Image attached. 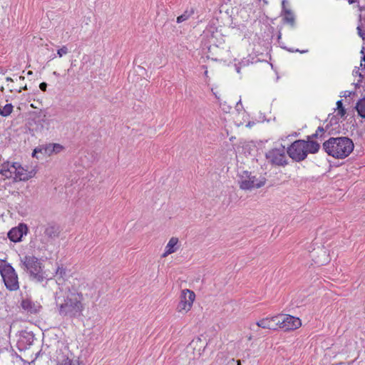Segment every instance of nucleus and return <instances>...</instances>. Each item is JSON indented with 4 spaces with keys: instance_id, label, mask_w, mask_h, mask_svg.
<instances>
[{
    "instance_id": "nucleus-1",
    "label": "nucleus",
    "mask_w": 365,
    "mask_h": 365,
    "mask_svg": "<svg viewBox=\"0 0 365 365\" xmlns=\"http://www.w3.org/2000/svg\"><path fill=\"white\" fill-rule=\"evenodd\" d=\"M83 294L74 287L59 289L55 294V303L59 315L68 318L81 316L83 310Z\"/></svg>"
},
{
    "instance_id": "nucleus-2",
    "label": "nucleus",
    "mask_w": 365,
    "mask_h": 365,
    "mask_svg": "<svg viewBox=\"0 0 365 365\" xmlns=\"http://www.w3.org/2000/svg\"><path fill=\"white\" fill-rule=\"evenodd\" d=\"M20 267L29 274V279L35 283H46L52 278H49L41 260L34 255H25L20 258Z\"/></svg>"
},
{
    "instance_id": "nucleus-3",
    "label": "nucleus",
    "mask_w": 365,
    "mask_h": 365,
    "mask_svg": "<svg viewBox=\"0 0 365 365\" xmlns=\"http://www.w3.org/2000/svg\"><path fill=\"white\" fill-rule=\"evenodd\" d=\"M354 148L351 139L348 137H331L322 144L326 153L336 159H344L349 155Z\"/></svg>"
},
{
    "instance_id": "nucleus-4",
    "label": "nucleus",
    "mask_w": 365,
    "mask_h": 365,
    "mask_svg": "<svg viewBox=\"0 0 365 365\" xmlns=\"http://www.w3.org/2000/svg\"><path fill=\"white\" fill-rule=\"evenodd\" d=\"M0 274L7 289L16 291L19 289L18 275L12 265L5 259H0Z\"/></svg>"
},
{
    "instance_id": "nucleus-5",
    "label": "nucleus",
    "mask_w": 365,
    "mask_h": 365,
    "mask_svg": "<svg viewBox=\"0 0 365 365\" xmlns=\"http://www.w3.org/2000/svg\"><path fill=\"white\" fill-rule=\"evenodd\" d=\"M238 182L240 187L244 190H250L254 188H260L266 182V178L260 176L257 178L252 175V173L247 170H243L238 174Z\"/></svg>"
},
{
    "instance_id": "nucleus-6",
    "label": "nucleus",
    "mask_w": 365,
    "mask_h": 365,
    "mask_svg": "<svg viewBox=\"0 0 365 365\" xmlns=\"http://www.w3.org/2000/svg\"><path fill=\"white\" fill-rule=\"evenodd\" d=\"M306 143L304 140L294 141L287 149V153L290 158L295 162H301L307 157L306 152Z\"/></svg>"
},
{
    "instance_id": "nucleus-7",
    "label": "nucleus",
    "mask_w": 365,
    "mask_h": 365,
    "mask_svg": "<svg viewBox=\"0 0 365 365\" xmlns=\"http://www.w3.org/2000/svg\"><path fill=\"white\" fill-rule=\"evenodd\" d=\"M11 167L14 168V177L13 178V182H14L27 181L36 175V172L34 170L29 171L18 162L12 163Z\"/></svg>"
},
{
    "instance_id": "nucleus-8",
    "label": "nucleus",
    "mask_w": 365,
    "mask_h": 365,
    "mask_svg": "<svg viewBox=\"0 0 365 365\" xmlns=\"http://www.w3.org/2000/svg\"><path fill=\"white\" fill-rule=\"evenodd\" d=\"M265 157L272 165L285 166L288 164L284 146H282L281 148H274L269 150L266 153Z\"/></svg>"
},
{
    "instance_id": "nucleus-9",
    "label": "nucleus",
    "mask_w": 365,
    "mask_h": 365,
    "mask_svg": "<svg viewBox=\"0 0 365 365\" xmlns=\"http://www.w3.org/2000/svg\"><path fill=\"white\" fill-rule=\"evenodd\" d=\"M195 299V294L190 289L182 290L180 295V300L177 306L179 312H187L192 307Z\"/></svg>"
},
{
    "instance_id": "nucleus-10",
    "label": "nucleus",
    "mask_w": 365,
    "mask_h": 365,
    "mask_svg": "<svg viewBox=\"0 0 365 365\" xmlns=\"http://www.w3.org/2000/svg\"><path fill=\"white\" fill-rule=\"evenodd\" d=\"M280 315L279 323V328L283 329L284 331H289L295 330L301 327V319L298 317L292 315Z\"/></svg>"
},
{
    "instance_id": "nucleus-11",
    "label": "nucleus",
    "mask_w": 365,
    "mask_h": 365,
    "mask_svg": "<svg viewBox=\"0 0 365 365\" xmlns=\"http://www.w3.org/2000/svg\"><path fill=\"white\" fill-rule=\"evenodd\" d=\"M61 232V229L59 225L53 222H48L43 226V240L46 243L53 244L58 238Z\"/></svg>"
},
{
    "instance_id": "nucleus-12",
    "label": "nucleus",
    "mask_w": 365,
    "mask_h": 365,
    "mask_svg": "<svg viewBox=\"0 0 365 365\" xmlns=\"http://www.w3.org/2000/svg\"><path fill=\"white\" fill-rule=\"evenodd\" d=\"M310 257L317 266H323L330 261L327 249L324 247H318L310 252Z\"/></svg>"
},
{
    "instance_id": "nucleus-13",
    "label": "nucleus",
    "mask_w": 365,
    "mask_h": 365,
    "mask_svg": "<svg viewBox=\"0 0 365 365\" xmlns=\"http://www.w3.org/2000/svg\"><path fill=\"white\" fill-rule=\"evenodd\" d=\"M280 319V315L273 316L272 317L263 318L257 321L255 325L251 327V329L255 331V327L257 328L267 329L272 330H277L279 329V323Z\"/></svg>"
},
{
    "instance_id": "nucleus-14",
    "label": "nucleus",
    "mask_w": 365,
    "mask_h": 365,
    "mask_svg": "<svg viewBox=\"0 0 365 365\" xmlns=\"http://www.w3.org/2000/svg\"><path fill=\"white\" fill-rule=\"evenodd\" d=\"M29 231L28 227L24 223H20L18 226L11 228L7 233V237L13 242H19L24 235Z\"/></svg>"
},
{
    "instance_id": "nucleus-15",
    "label": "nucleus",
    "mask_w": 365,
    "mask_h": 365,
    "mask_svg": "<svg viewBox=\"0 0 365 365\" xmlns=\"http://www.w3.org/2000/svg\"><path fill=\"white\" fill-rule=\"evenodd\" d=\"M220 36V34L217 29L215 27H210L206 29L203 32V36L207 38V43L209 44L208 48L210 49L212 46H217V36Z\"/></svg>"
},
{
    "instance_id": "nucleus-16",
    "label": "nucleus",
    "mask_w": 365,
    "mask_h": 365,
    "mask_svg": "<svg viewBox=\"0 0 365 365\" xmlns=\"http://www.w3.org/2000/svg\"><path fill=\"white\" fill-rule=\"evenodd\" d=\"M36 125V130L42 131L43 130H48L50 126V123L46 114L39 115L35 120Z\"/></svg>"
},
{
    "instance_id": "nucleus-17",
    "label": "nucleus",
    "mask_w": 365,
    "mask_h": 365,
    "mask_svg": "<svg viewBox=\"0 0 365 365\" xmlns=\"http://www.w3.org/2000/svg\"><path fill=\"white\" fill-rule=\"evenodd\" d=\"M21 306L22 309L31 314L37 313L39 311V309L41 308L40 305L36 304L31 300L28 299H23Z\"/></svg>"
},
{
    "instance_id": "nucleus-18",
    "label": "nucleus",
    "mask_w": 365,
    "mask_h": 365,
    "mask_svg": "<svg viewBox=\"0 0 365 365\" xmlns=\"http://www.w3.org/2000/svg\"><path fill=\"white\" fill-rule=\"evenodd\" d=\"M34 340V334L31 331H21L20 332L19 343H23L25 346H31Z\"/></svg>"
},
{
    "instance_id": "nucleus-19",
    "label": "nucleus",
    "mask_w": 365,
    "mask_h": 365,
    "mask_svg": "<svg viewBox=\"0 0 365 365\" xmlns=\"http://www.w3.org/2000/svg\"><path fill=\"white\" fill-rule=\"evenodd\" d=\"M195 9L194 7L187 8L181 15L177 17L176 22L178 24H182L189 20L195 14Z\"/></svg>"
},
{
    "instance_id": "nucleus-20",
    "label": "nucleus",
    "mask_w": 365,
    "mask_h": 365,
    "mask_svg": "<svg viewBox=\"0 0 365 365\" xmlns=\"http://www.w3.org/2000/svg\"><path fill=\"white\" fill-rule=\"evenodd\" d=\"M282 21L284 24H289L292 28L295 27V16L291 10H286L285 13L282 14Z\"/></svg>"
},
{
    "instance_id": "nucleus-21",
    "label": "nucleus",
    "mask_w": 365,
    "mask_h": 365,
    "mask_svg": "<svg viewBox=\"0 0 365 365\" xmlns=\"http://www.w3.org/2000/svg\"><path fill=\"white\" fill-rule=\"evenodd\" d=\"M306 143V152L307 155H308L309 153L311 154H315L318 153V151L320 149V144L317 141H305Z\"/></svg>"
},
{
    "instance_id": "nucleus-22",
    "label": "nucleus",
    "mask_w": 365,
    "mask_h": 365,
    "mask_svg": "<svg viewBox=\"0 0 365 365\" xmlns=\"http://www.w3.org/2000/svg\"><path fill=\"white\" fill-rule=\"evenodd\" d=\"M178 238H176V237L170 238V240H169L168 243L166 245L165 252L163 255V256L165 257L168 255L175 252L176 250L175 245L178 244Z\"/></svg>"
},
{
    "instance_id": "nucleus-23",
    "label": "nucleus",
    "mask_w": 365,
    "mask_h": 365,
    "mask_svg": "<svg viewBox=\"0 0 365 365\" xmlns=\"http://www.w3.org/2000/svg\"><path fill=\"white\" fill-rule=\"evenodd\" d=\"M48 149L47 150V155L50 156L53 154H58L63 151L65 148L59 143H48Z\"/></svg>"
},
{
    "instance_id": "nucleus-24",
    "label": "nucleus",
    "mask_w": 365,
    "mask_h": 365,
    "mask_svg": "<svg viewBox=\"0 0 365 365\" xmlns=\"http://www.w3.org/2000/svg\"><path fill=\"white\" fill-rule=\"evenodd\" d=\"M11 164L9 161L4 162L1 165V168L0 169V174L4 176L6 178H11L12 177V174L14 171L11 170Z\"/></svg>"
},
{
    "instance_id": "nucleus-25",
    "label": "nucleus",
    "mask_w": 365,
    "mask_h": 365,
    "mask_svg": "<svg viewBox=\"0 0 365 365\" xmlns=\"http://www.w3.org/2000/svg\"><path fill=\"white\" fill-rule=\"evenodd\" d=\"M357 111L358 115L365 119V97L360 98L354 107Z\"/></svg>"
},
{
    "instance_id": "nucleus-26",
    "label": "nucleus",
    "mask_w": 365,
    "mask_h": 365,
    "mask_svg": "<svg viewBox=\"0 0 365 365\" xmlns=\"http://www.w3.org/2000/svg\"><path fill=\"white\" fill-rule=\"evenodd\" d=\"M48 149V145H40L38 147L35 148L32 152L31 156L33 158H38L37 154L41 153L43 155H47V150Z\"/></svg>"
},
{
    "instance_id": "nucleus-27",
    "label": "nucleus",
    "mask_w": 365,
    "mask_h": 365,
    "mask_svg": "<svg viewBox=\"0 0 365 365\" xmlns=\"http://www.w3.org/2000/svg\"><path fill=\"white\" fill-rule=\"evenodd\" d=\"M58 365H80V362L68 356H63L61 359L58 360Z\"/></svg>"
},
{
    "instance_id": "nucleus-28",
    "label": "nucleus",
    "mask_w": 365,
    "mask_h": 365,
    "mask_svg": "<svg viewBox=\"0 0 365 365\" xmlns=\"http://www.w3.org/2000/svg\"><path fill=\"white\" fill-rule=\"evenodd\" d=\"M55 274L58 280L62 279L64 281L68 277L67 269L63 265L57 267Z\"/></svg>"
},
{
    "instance_id": "nucleus-29",
    "label": "nucleus",
    "mask_w": 365,
    "mask_h": 365,
    "mask_svg": "<svg viewBox=\"0 0 365 365\" xmlns=\"http://www.w3.org/2000/svg\"><path fill=\"white\" fill-rule=\"evenodd\" d=\"M14 109V106L11 103L6 104L3 108H1V116L6 117L9 115Z\"/></svg>"
},
{
    "instance_id": "nucleus-30",
    "label": "nucleus",
    "mask_w": 365,
    "mask_h": 365,
    "mask_svg": "<svg viewBox=\"0 0 365 365\" xmlns=\"http://www.w3.org/2000/svg\"><path fill=\"white\" fill-rule=\"evenodd\" d=\"M328 129H329V125H327L325 128H324L322 126H319L317 128L316 132L320 135L319 139L321 140H324L325 138V133H326V130Z\"/></svg>"
},
{
    "instance_id": "nucleus-31",
    "label": "nucleus",
    "mask_w": 365,
    "mask_h": 365,
    "mask_svg": "<svg viewBox=\"0 0 365 365\" xmlns=\"http://www.w3.org/2000/svg\"><path fill=\"white\" fill-rule=\"evenodd\" d=\"M328 120H329V127L333 125H336L339 123V120L337 115H334L332 114H329L328 116Z\"/></svg>"
},
{
    "instance_id": "nucleus-32",
    "label": "nucleus",
    "mask_w": 365,
    "mask_h": 365,
    "mask_svg": "<svg viewBox=\"0 0 365 365\" xmlns=\"http://www.w3.org/2000/svg\"><path fill=\"white\" fill-rule=\"evenodd\" d=\"M359 23L360 24L358 25L356 29L358 35L364 40L365 41V31L362 30L361 29V15L359 16Z\"/></svg>"
},
{
    "instance_id": "nucleus-33",
    "label": "nucleus",
    "mask_w": 365,
    "mask_h": 365,
    "mask_svg": "<svg viewBox=\"0 0 365 365\" xmlns=\"http://www.w3.org/2000/svg\"><path fill=\"white\" fill-rule=\"evenodd\" d=\"M68 53V49L67 46H63L61 48L57 50V55L59 57H62L63 56L67 54Z\"/></svg>"
},
{
    "instance_id": "nucleus-34",
    "label": "nucleus",
    "mask_w": 365,
    "mask_h": 365,
    "mask_svg": "<svg viewBox=\"0 0 365 365\" xmlns=\"http://www.w3.org/2000/svg\"><path fill=\"white\" fill-rule=\"evenodd\" d=\"M282 48L288 51L289 52H291V53H294V52H299L300 53H307L308 52V50H299L298 48L297 49H294L292 48H288V47H286V46H281Z\"/></svg>"
},
{
    "instance_id": "nucleus-35",
    "label": "nucleus",
    "mask_w": 365,
    "mask_h": 365,
    "mask_svg": "<svg viewBox=\"0 0 365 365\" xmlns=\"http://www.w3.org/2000/svg\"><path fill=\"white\" fill-rule=\"evenodd\" d=\"M337 110H338V112L336 114L337 116H340L341 118L345 116L346 111L344 108H339V109H337Z\"/></svg>"
},
{
    "instance_id": "nucleus-36",
    "label": "nucleus",
    "mask_w": 365,
    "mask_h": 365,
    "mask_svg": "<svg viewBox=\"0 0 365 365\" xmlns=\"http://www.w3.org/2000/svg\"><path fill=\"white\" fill-rule=\"evenodd\" d=\"M364 48H363L361 51V53L363 54V56L361 58V65L360 66L365 69V63L363 64L362 62H365V54L364 52Z\"/></svg>"
},
{
    "instance_id": "nucleus-37",
    "label": "nucleus",
    "mask_w": 365,
    "mask_h": 365,
    "mask_svg": "<svg viewBox=\"0 0 365 365\" xmlns=\"http://www.w3.org/2000/svg\"><path fill=\"white\" fill-rule=\"evenodd\" d=\"M286 3H287V0H282V14L285 13L286 10H289V9H287L286 7Z\"/></svg>"
},
{
    "instance_id": "nucleus-38",
    "label": "nucleus",
    "mask_w": 365,
    "mask_h": 365,
    "mask_svg": "<svg viewBox=\"0 0 365 365\" xmlns=\"http://www.w3.org/2000/svg\"><path fill=\"white\" fill-rule=\"evenodd\" d=\"M46 88H47V83L46 82H42V83H40L39 88L42 91H46Z\"/></svg>"
},
{
    "instance_id": "nucleus-39",
    "label": "nucleus",
    "mask_w": 365,
    "mask_h": 365,
    "mask_svg": "<svg viewBox=\"0 0 365 365\" xmlns=\"http://www.w3.org/2000/svg\"><path fill=\"white\" fill-rule=\"evenodd\" d=\"M355 94H356L355 91H344V95L342 96L346 98L348 96H350L351 95H355Z\"/></svg>"
},
{
    "instance_id": "nucleus-40",
    "label": "nucleus",
    "mask_w": 365,
    "mask_h": 365,
    "mask_svg": "<svg viewBox=\"0 0 365 365\" xmlns=\"http://www.w3.org/2000/svg\"><path fill=\"white\" fill-rule=\"evenodd\" d=\"M235 362H236V363H237V365H241V361H240V360H237V361H235L234 359H231L229 361L228 364L232 365V364H233Z\"/></svg>"
},
{
    "instance_id": "nucleus-41",
    "label": "nucleus",
    "mask_w": 365,
    "mask_h": 365,
    "mask_svg": "<svg viewBox=\"0 0 365 365\" xmlns=\"http://www.w3.org/2000/svg\"><path fill=\"white\" fill-rule=\"evenodd\" d=\"M242 108V106L241 103V100H240L236 104V109L237 111H240Z\"/></svg>"
},
{
    "instance_id": "nucleus-42",
    "label": "nucleus",
    "mask_w": 365,
    "mask_h": 365,
    "mask_svg": "<svg viewBox=\"0 0 365 365\" xmlns=\"http://www.w3.org/2000/svg\"><path fill=\"white\" fill-rule=\"evenodd\" d=\"M336 109H339V108H344L343 106V103H342V100H339L337 102H336Z\"/></svg>"
},
{
    "instance_id": "nucleus-43",
    "label": "nucleus",
    "mask_w": 365,
    "mask_h": 365,
    "mask_svg": "<svg viewBox=\"0 0 365 365\" xmlns=\"http://www.w3.org/2000/svg\"><path fill=\"white\" fill-rule=\"evenodd\" d=\"M353 74H354V76H359L361 78H363V76H362V74L359 72V69H358V70H356V71H353Z\"/></svg>"
},
{
    "instance_id": "nucleus-44",
    "label": "nucleus",
    "mask_w": 365,
    "mask_h": 365,
    "mask_svg": "<svg viewBox=\"0 0 365 365\" xmlns=\"http://www.w3.org/2000/svg\"><path fill=\"white\" fill-rule=\"evenodd\" d=\"M235 68L236 71H237L238 73H240L241 68H242V67H241V66H240V64H238V63H235Z\"/></svg>"
},
{
    "instance_id": "nucleus-45",
    "label": "nucleus",
    "mask_w": 365,
    "mask_h": 365,
    "mask_svg": "<svg viewBox=\"0 0 365 365\" xmlns=\"http://www.w3.org/2000/svg\"><path fill=\"white\" fill-rule=\"evenodd\" d=\"M319 135H319V133H317V132H315L314 133H313L312 135H311V138H312V139H314V138H319Z\"/></svg>"
},
{
    "instance_id": "nucleus-46",
    "label": "nucleus",
    "mask_w": 365,
    "mask_h": 365,
    "mask_svg": "<svg viewBox=\"0 0 365 365\" xmlns=\"http://www.w3.org/2000/svg\"><path fill=\"white\" fill-rule=\"evenodd\" d=\"M22 90L27 91L28 90L27 86L25 85L24 87H22L19 90H18V93H21Z\"/></svg>"
},
{
    "instance_id": "nucleus-47",
    "label": "nucleus",
    "mask_w": 365,
    "mask_h": 365,
    "mask_svg": "<svg viewBox=\"0 0 365 365\" xmlns=\"http://www.w3.org/2000/svg\"><path fill=\"white\" fill-rule=\"evenodd\" d=\"M248 61H247L246 62L242 61L238 63V64H240V66H241V67L242 66H246V63Z\"/></svg>"
},
{
    "instance_id": "nucleus-48",
    "label": "nucleus",
    "mask_w": 365,
    "mask_h": 365,
    "mask_svg": "<svg viewBox=\"0 0 365 365\" xmlns=\"http://www.w3.org/2000/svg\"><path fill=\"white\" fill-rule=\"evenodd\" d=\"M305 141H314L312 138H311V135L307 136V140H304Z\"/></svg>"
},
{
    "instance_id": "nucleus-49",
    "label": "nucleus",
    "mask_w": 365,
    "mask_h": 365,
    "mask_svg": "<svg viewBox=\"0 0 365 365\" xmlns=\"http://www.w3.org/2000/svg\"><path fill=\"white\" fill-rule=\"evenodd\" d=\"M6 81H13V79L11 77H6Z\"/></svg>"
},
{
    "instance_id": "nucleus-50",
    "label": "nucleus",
    "mask_w": 365,
    "mask_h": 365,
    "mask_svg": "<svg viewBox=\"0 0 365 365\" xmlns=\"http://www.w3.org/2000/svg\"><path fill=\"white\" fill-rule=\"evenodd\" d=\"M361 80H359L358 83H354L356 88L359 87V82H361Z\"/></svg>"
},
{
    "instance_id": "nucleus-51",
    "label": "nucleus",
    "mask_w": 365,
    "mask_h": 365,
    "mask_svg": "<svg viewBox=\"0 0 365 365\" xmlns=\"http://www.w3.org/2000/svg\"><path fill=\"white\" fill-rule=\"evenodd\" d=\"M348 1L350 4H352L356 2V0H348Z\"/></svg>"
},
{
    "instance_id": "nucleus-52",
    "label": "nucleus",
    "mask_w": 365,
    "mask_h": 365,
    "mask_svg": "<svg viewBox=\"0 0 365 365\" xmlns=\"http://www.w3.org/2000/svg\"><path fill=\"white\" fill-rule=\"evenodd\" d=\"M53 75L56 76H59V73H57L56 71H53Z\"/></svg>"
},
{
    "instance_id": "nucleus-53",
    "label": "nucleus",
    "mask_w": 365,
    "mask_h": 365,
    "mask_svg": "<svg viewBox=\"0 0 365 365\" xmlns=\"http://www.w3.org/2000/svg\"><path fill=\"white\" fill-rule=\"evenodd\" d=\"M13 355L15 356L16 358L21 359V356L19 355H18L16 352H14V354Z\"/></svg>"
},
{
    "instance_id": "nucleus-54",
    "label": "nucleus",
    "mask_w": 365,
    "mask_h": 365,
    "mask_svg": "<svg viewBox=\"0 0 365 365\" xmlns=\"http://www.w3.org/2000/svg\"><path fill=\"white\" fill-rule=\"evenodd\" d=\"M33 74V72L31 71H29L27 72V75L28 76H30V75H32Z\"/></svg>"
},
{
    "instance_id": "nucleus-55",
    "label": "nucleus",
    "mask_w": 365,
    "mask_h": 365,
    "mask_svg": "<svg viewBox=\"0 0 365 365\" xmlns=\"http://www.w3.org/2000/svg\"><path fill=\"white\" fill-rule=\"evenodd\" d=\"M281 36H282V34H281V33H280V32H279V34H278V36H277V38H278V39L281 38Z\"/></svg>"
},
{
    "instance_id": "nucleus-56",
    "label": "nucleus",
    "mask_w": 365,
    "mask_h": 365,
    "mask_svg": "<svg viewBox=\"0 0 365 365\" xmlns=\"http://www.w3.org/2000/svg\"><path fill=\"white\" fill-rule=\"evenodd\" d=\"M19 79L24 81L25 79V77L21 76H19Z\"/></svg>"
},
{
    "instance_id": "nucleus-57",
    "label": "nucleus",
    "mask_w": 365,
    "mask_h": 365,
    "mask_svg": "<svg viewBox=\"0 0 365 365\" xmlns=\"http://www.w3.org/2000/svg\"><path fill=\"white\" fill-rule=\"evenodd\" d=\"M16 193H18V192H15V191H14V192H11V194H12V195H15Z\"/></svg>"
},
{
    "instance_id": "nucleus-58",
    "label": "nucleus",
    "mask_w": 365,
    "mask_h": 365,
    "mask_svg": "<svg viewBox=\"0 0 365 365\" xmlns=\"http://www.w3.org/2000/svg\"><path fill=\"white\" fill-rule=\"evenodd\" d=\"M0 115H1V106H0Z\"/></svg>"
},
{
    "instance_id": "nucleus-59",
    "label": "nucleus",
    "mask_w": 365,
    "mask_h": 365,
    "mask_svg": "<svg viewBox=\"0 0 365 365\" xmlns=\"http://www.w3.org/2000/svg\"><path fill=\"white\" fill-rule=\"evenodd\" d=\"M264 3L267 4V1L266 0H264Z\"/></svg>"
},
{
    "instance_id": "nucleus-60",
    "label": "nucleus",
    "mask_w": 365,
    "mask_h": 365,
    "mask_svg": "<svg viewBox=\"0 0 365 365\" xmlns=\"http://www.w3.org/2000/svg\"><path fill=\"white\" fill-rule=\"evenodd\" d=\"M364 97H365V96Z\"/></svg>"
}]
</instances>
